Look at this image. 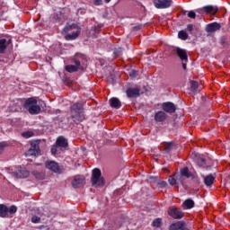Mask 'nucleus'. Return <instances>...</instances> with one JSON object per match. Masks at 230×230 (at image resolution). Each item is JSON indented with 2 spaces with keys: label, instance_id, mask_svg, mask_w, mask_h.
Segmentation results:
<instances>
[{
  "label": "nucleus",
  "instance_id": "23",
  "mask_svg": "<svg viewBox=\"0 0 230 230\" xmlns=\"http://www.w3.org/2000/svg\"><path fill=\"white\" fill-rule=\"evenodd\" d=\"M182 207L186 209H192V208H195V201L191 199H188L182 203Z\"/></svg>",
  "mask_w": 230,
  "mask_h": 230
},
{
  "label": "nucleus",
  "instance_id": "25",
  "mask_svg": "<svg viewBox=\"0 0 230 230\" xmlns=\"http://www.w3.org/2000/svg\"><path fill=\"white\" fill-rule=\"evenodd\" d=\"M178 37L179 39H181V40H188V32H186V31H180L178 32Z\"/></svg>",
  "mask_w": 230,
  "mask_h": 230
},
{
  "label": "nucleus",
  "instance_id": "10",
  "mask_svg": "<svg viewBox=\"0 0 230 230\" xmlns=\"http://www.w3.org/2000/svg\"><path fill=\"white\" fill-rule=\"evenodd\" d=\"M74 62H75V65L66 66L65 69H66V71H67V73H75L78 69L82 68L81 64H80V60L75 59Z\"/></svg>",
  "mask_w": 230,
  "mask_h": 230
},
{
  "label": "nucleus",
  "instance_id": "49",
  "mask_svg": "<svg viewBox=\"0 0 230 230\" xmlns=\"http://www.w3.org/2000/svg\"><path fill=\"white\" fill-rule=\"evenodd\" d=\"M105 3H111V0H104Z\"/></svg>",
  "mask_w": 230,
  "mask_h": 230
},
{
  "label": "nucleus",
  "instance_id": "18",
  "mask_svg": "<svg viewBox=\"0 0 230 230\" xmlns=\"http://www.w3.org/2000/svg\"><path fill=\"white\" fill-rule=\"evenodd\" d=\"M12 42V40L10 39L8 42H6V39H1L0 40V53H4L6 50V48H8V44Z\"/></svg>",
  "mask_w": 230,
  "mask_h": 230
},
{
  "label": "nucleus",
  "instance_id": "29",
  "mask_svg": "<svg viewBox=\"0 0 230 230\" xmlns=\"http://www.w3.org/2000/svg\"><path fill=\"white\" fill-rule=\"evenodd\" d=\"M22 137H25V139H30V137H33V132L32 131H25L22 133Z\"/></svg>",
  "mask_w": 230,
  "mask_h": 230
},
{
  "label": "nucleus",
  "instance_id": "24",
  "mask_svg": "<svg viewBox=\"0 0 230 230\" xmlns=\"http://www.w3.org/2000/svg\"><path fill=\"white\" fill-rule=\"evenodd\" d=\"M0 217L1 218H8V207L0 204Z\"/></svg>",
  "mask_w": 230,
  "mask_h": 230
},
{
  "label": "nucleus",
  "instance_id": "19",
  "mask_svg": "<svg viewBox=\"0 0 230 230\" xmlns=\"http://www.w3.org/2000/svg\"><path fill=\"white\" fill-rule=\"evenodd\" d=\"M176 53H177L178 57L181 58V60H182V61L188 60V54L186 53V51L184 49L177 48Z\"/></svg>",
  "mask_w": 230,
  "mask_h": 230
},
{
  "label": "nucleus",
  "instance_id": "39",
  "mask_svg": "<svg viewBox=\"0 0 230 230\" xmlns=\"http://www.w3.org/2000/svg\"><path fill=\"white\" fill-rule=\"evenodd\" d=\"M188 17H190V19H195V17H197V14L195 13L194 11H190L188 13Z\"/></svg>",
  "mask_w": 230,
  "mask_h": 230
},
{
  "label": "nucleus",
  "instance_id": "44",
  "mask_svg": "<svg viewBox=\"0 0 230 230\" xmlns=\"http://www.w3.org/2000/svg\"><path fill=\"white\" fill-rule=\"evenodd\" d=\"M51 154H53V155L57 154V146H53L51 148Z\"/></svg>",
  "mask_w": 230,
  "mask_h": 230
},
{
  "label": "nucleus",
  "instance_id": "46",
  "mask_svg": "<svg viewBox=\"0 0 230 230\" xmlns=\"http://www.w3.org/2000/svg\"><path fill=\"white\" fill-rule=\"evenodd\" d=\"M134 28H135L136 31L141 30V28H143V25H138V26H136Z\"/></svg>",
  "mask_w": 230,
  "mask_h": 230
},
{
  "label": "nucleus",
  "instance_id": "50",
  "mask_svg": "<svg viewBox=\"0 0 230 230\" xmlns=\"http://www.w3.org/2000/svg\"><path fill=\"white\" fill-rule=\"evenodd\" d=\"M12 111H18L17 109H15V110H12Z\"/></svg>",
  "mask_w": 230,
  "mask_h": 230
},
{
  "label": "nucleus",
  "instance_id": "17",
  "mask_svg": "<svg viewBox=\"0 0 230 230\" xmlns=\"http://www.w3.org/2000/svg\"><path fill=\"white\" fill-rule=\"evenodd\" d=\"M110 105L113 109H120L121 108V101L119 99L113 97L110 99Z\"/></svg>",
  "mask_w": 230,
  "mask_h": 230
},
{
  "label": "nucleus",
  "instance_id": "7",
  "mask_svg": "<svg viewBox=\"0 0 230 230\" xmlns=\"http://www.w3.org/2000/svg\"><path fill=\"white\" fill-rule=\"evenodd\" d=\"M45 166L50 172H54V173H60V166L55 161H47Z\"/></svg>",
  "mask_w": 230,
  "mask_h": 230
},
{
  "label": "nucleus",
  "instance_id": "36",
  "mask_svg": "<svg viewBox=\"0 0 230 230\" xmlns=\"http://www.w3.org/2000/svg\"><path fill=\"white\" fill-rule=\"evenodd\" d=\"M137 75H139V71L131 70V71L129 72V76H130V78H136V76H137Z\"/></svg>",
  "mask_w": 230,
  "mask_h": 230
},
{
  "label": "nucleus",
  "instance_id": "9",
  "mask_svg": "<svg viewBox=\"0 0 230 230\" xmlns=\"http://www.w3.org/2000/svg\"><path fill=\"white\" fill-rule=\"evenodd\" d=\"M207 15H215L218 12V6L217 5H205L201 9Z\"/></svg>",
  "mask_w": 230,
  "mask_h": 230
},
{
  "label": "nucleus",
  "instance_id": "14",
  "mask_svg": "<svg viewBox=\"0 0 230 230\" xmlns=\"http://www.w3.org/2000/svg\"><path fill=\"white\" fill-rule=\"evenodd\" d=\"M168 117V115H166V112L164 111H157L155 114V120L157 122V123H163V121H165L166 120V118Z\"/></svg>",
  "mask_w": 230,
  "mask_h": 230
},
{
  "label": "nucleus",
  "instance_id": "22",
  "mask_svg": "<svg viewBox=\"0 0 230 230\" xmlns=\"http://www.w3.org/2000/svg\"><path fill=\"white\" fill-rule=\"evenodd\" d=\"M213 182H215V176H213V174H209L204 177V184L208 187L213 186Z\"/></svg>",
  "mask_w": 230,
  "mask_h": 230
},
{
  "label": "nucleus",
  "instance_id": "37",
  "mask_svg": "<svg viewBox=\"0 0 230 230\" xmlns=\"http://www.w3.org/2000/svg\"><path fill=\"white\" fill-rule=\"evenodd\" d=\"M32 224H39L40 222V217L37 216H33L31 217Z\"/></svg>",
  "mask_w": 230,
  "mask_h": 230
},
{
  "label": "nucleus",
  "instance_id": "42",
  "mask_svg": "<svg viewBox=\"0 0 230 230\" xmlns=\"http://www.w3.org/2000/svg\"><path fill=\"white\" fill-rule=\"evenodd\" d=\"M149 182H155L157 181V176H148Z\"/></svg>",
  "mask_w": 230,
  "mask_h": 230
},
{
  "label": "nucleus",
  "instance_id": "47",
  "mask_svg": "<svg viewBox=\"0 0 230 230\" xmlns=\"http://www.w3.org/2000/svg\"><path fill=\"white\" fill-rule=\"evenodd\" d=\"M93 30H94L95 33H98L100 31V28H98V27H94Z\"/></svg>",
  "mask_w": 230,
  "mask_h": 230
},
{
  "label": "nucleus",
  "instance_id": "48",
  "mask_svg": "<svg viewBox=\"0 0 230 230\" xmlns=\"http://www.w3.org/2000/svg\"><path fill=\"white\" fill-rule=\"evenodd\" d=\"M182 68L186 69V63L182 62Z\"/></svg>",
  "mask_w": 230,
  "mask_h": 230
},
{
  "label": "nucleus",
  "instance_id": "45",
  "mask_svg": "<svg viewBox=\"0 0 230 230\" xmlns=\"http://www.w3.org/2000/svg\"><path fill=\"white\" fill-rule=\"evenodd\" d=\"M71 28H72L71 25L66 26L64 28V31H69V30H71Z\"/></svg>",
  "mask_w": 230,
  "mask_h": 230
},
{
  "label": "nucleus",
  "instance_id": "35",
  "mask_svg": "<svg viewBox=\"0 0 230 230\" xmlns=\"http://www.w3.org/2000/svg\"><path fill=\"white\" fill-rule=\"evenodd\" d=\"M113 53H114L115 57H119V55H121V53H123V49L117 48L114 49Z\"/></svg>",
  "mask_w": 230,
  "mask_h": 230
},
{
  "label": "nucleus",
  "instance_id": "12",
  "mask_svg": "<svg viewBox=\"0 0 230 230\" xmlns=\"http://www.w3.org/2000/svg\"><path fill=\"white\" fill-rule=\"evenodd\" d=\"M186 227V222L184 221H177L175 223H172L169 226V230H182Z\"/></svg>",
  "mask_w": 230,
  "mask_h": 230
},
{
  "label": "nucleus",
  "instance_id": "2",
  "mask_svg": "<svg viewBox=\"0 0 230 230\" xmlns=\"http://www.w3.org/2000/svg\"><path fill=\"white\" fill-rule=\"evenodd\" d=\"M71 114L75 121H84L85 115H84V106L81 103H75L71 106Z\"/></svg>",
  "mask_w": 230,
  "mask_h": 230
},
{
  "label": "nucleus",
  "instance_id": "20",
  "mask_svg": "<svg viewBox=\"0 0 230 230\" xmlns=\"http://www.w3.org/2000/svg\"><path fill=\"white\" fill-rule=\"evenodd\" d=\"M79 36H80V30H77L76 31L66 34L65 36V39L66 40H75V39H78Z\"/></svg>",
  "mask_w": 230,
  "mask_h": 230
},
{
  "label": "nucleus",
  "instance_id": "6",
  "mask_svg": "<svg viewBox=\"0 0 230 230\" xmlns=\"http://www.w3.org/2000/svg\"><path fill=\"white\" fill-rule=\"evenodd\" d=\"M85 184V178L82 175H77L74 177V180L72 181V187L75 188V190L78 188H82Z\"/></svg>",
  "mask_w": 230,
  "mask_h": 230
},
{
  "label": "nucleus",
  "instance_id": "31",
  "mask_svg": "<svg viewBox=\"0 0 230 230\" xmlns=\"http://www.w3.org/2000/svg\"><path fill=\"white\" fill-rule=\"evenodd\" d=\"M190 89L197 91L199 89V83L197 81H190Z\"/></svg>",
  "mask_w": 230,
  "mask_h": 230
},
{
  "label": "nucleus",
  "instance_id": "15",
  "mask_svg": "<svg viewBox=\"0 0 230 230\" xmlns=\"http://www.w3.org/2000/svg\"><path fill=\"white\" fill-rule=\"evenodd\" d=\"M126 94L128 98H137L139 96V89L138 88H128L126 91Z\"/></svg>",
  "mask_w": 230,
  "mask_h": 230
},
{
  "label": "nucleus",
  "instance_id": "1",
  "mask_svg": "<svg viewBox=\"0 0 230 230\" xmlns=\"http://www.w3.org/2000/svg\"><path fill=\"white\" fill-rule=\"evenodd\" d=\"M91 182L94 188H103L105 186V179L102 176L100 169L95 168L93 170Z\"/></svg>",
  "mask_w": 230,
  "mask_h": 230
},
{
  "label": "nucleus",
  "instance_id": "30",
  "mask_svg": "<svg viewBox=\"0 0 230 230\" xmlns=\"http://www.w3.org/2000/svg\"><path fill=\"white\" fill-rule=\"evenodd\" d=\"M32 175H34V177L36 179H40V181H42V179H44V173H42V172L34 171V172H32Z\"/></svg>",
  "mask_w": 230,
  "mask_h": 230
},
{
  "label": "nucleus",
  "instance_id": "21",
  "mask_svg": "<svg viewBox=\"0 0 230 230\" xmlns=\"http://www.w3.org/2000/svg\"><path fill=\"white\" fill-rule=\"evenodd\" d=\"M194 163H196V164L198 166H199L200 168H204V166H206V159L201 157V156H195L194 157Z\"/></svg>",
  "mask_w": 230,
  "mask_h": 230
},
{
  "label": "nucleus",
  "instance_id": "16",
  "mask_svg": "<svg viewBox=\"0 0 230 230\" xmlns=\"http://www.w3.org/2000/svg\"><path fill=\"white\" fill-rule=\"evenodd\" d=\"M56 145H57V146H59L61 148H67V146H68L67 138H66L64 137H58V139L56 141Z\"/></svg>",
  "mask_w": 230,
  "mask_h": 230
},
{
  "label": "nucleus",
  "instance_id": "40",
  "mask_svg": "<svg viewBox=\"0 0 230 230\" xmlns=\"http://www.w3.org/2000/svg\"><path fill=\"white\" fill-rule=\"evenodd\" d=\"M102 4H103V0H93V4L95 6H102Z\"/></svg>",
  "mask_w": 230,
  "mask_h": 230
},
{
  "label": "nucleus",
  "instance_id": "41",
  "mask_svg": "<svg viewBox=\"0 0 230 230\" xmlns=\"http://www.w3.org/2000/svg\"><path fill=\"white\" fill-rule=\"evenodd\" d=\"M5 146H6L5 142H0V154H3V151L4 150Z\"/></svg>",
  "mask_w": 230,
  "mask_h": 230
},
{
  "label": "nucleus",
  "instance_id": "34",
  "mask_svg": "<svg viewBox=\"0 0 230 230\" xmlns=\"http://www.w3.org/2000/svg\"><path fill=\"white\" fill-rule=\"evenodd\" d=\"M172 148H173V142H169L165 145V152H172Z\"/></svg>",
  "mask_w": 230,
  "mask_h": 230
},
{
  "label": "nucleus",
  "instance_id": "28",
  "mask_svg": "<svg viewBox=\"0 0 230 230\" xmlns=\"http://www.w3.org/2000/svg\"><path fill=\"white\" fill-rule=\"evenodd\" d=\"M162 223H163V219L158 217L153 221L152 226L153 227H160Z\"/></svg>",
  "mask_w": 230,
  "mask_h": 230
},
{
  "label": "nucleus",
  "instance_id": "3",
  "mask_svg": "<svg viewBox=\"0 0 230 230\" xmlns=\"http://www.w3.org/2000/svg\"><path fill=\"white\" fill-rule=\"evenodd\" d=\"M24 107L30 114H39L40 112V106L37 104V99L33 97L25 101Z\"/></svg>",
  "mask_w": 230,
  "mask_h": 230
},
{
  "label": "nucleus",
  "instance_id": "11",
  "mask_svg": "<svg viewBox=\"0 0 230 230\" xmlns=\"http://www.w3.org/2000/svg\"><path fill=\"white\" fill-rule=\"evenodd\" d=\"M163 110L169 114H173V112L177 111V108L175 107V104H173V102H168L163 104Z\"/></svg>",
  "mask_w": 230,
  "mask_h": 230
},
{
  "label": "nucleus",
  "instance_id": "27",
  "mask_svg": "<svg viewBox=\"0 0 230 230\" xmlns=\"http://www.w3.org/2000/svg\"><path fill=\"white\" fill-rule=\"evenodd\" d=\"M25 155L27 157H31V155H39V151L35 149H29L26 153Z\"/></svg>",
  "mask_w": 230,
  "mask_h": 230
},
{
  "label": "nucleus",
  "instance_id": "8",
  "mask_svg": "<svg viewBox=\"0 0 230 230\" xmlns=\"http://www.w3.org/2000/svg\"><path fill=\"white\" fill-rule=\"evenodd\" d=\"M169 217H172V218L179 220L184 217V213L181 210V208H172L171 210L168 211Z\"/></svg>",
  "mask_w": 230,
  "mask_h": 230
},
{
  "label": "nucleus",
  "instance_id": "43",
  "mask_svg": "<svg viewBox=\"0 0 230 230\" xmlns=\"http://www.w3.org/2000/svg\"><path fill=\"white\" fill-rule=\"evenodd\" d=\"M193 30V24L187 25V31H191Z\"/></svg>",
  "mask_w": 230,
  "mask_h": 230
},
{
  "label": "nucleus",
  "instance_id": "32",
  "mask_svg": "<svg viewBox=\"0 0 230 230\" xmlns=\"http://www.w3.org/2000/svg\"><path fill=\"white\" fill-rule=\"evenodd\" d=\"M17 213V207L13 205L8 208V215H13Z\"/></svg>",
  "mask_w": 230,
  "mask_h": 230
},
{
  "label": "nucleus",
  "instance_id": "4",
  "mask_svg": "<svg viewBox=\"0 0 230 230\" xmlns=\"http://www.w3.org/2000/svg\"><path fill=\"white\" fill-rule=\"evenodd\" d=\"M10 175L11 177H13V179H26V177L30 176V172L22 167H20L17 171L11 172Z\"/></svg>",
  "mask_w": 230,
  "mask_h": 230
},
{
  "label": "nucleus",
  "instance_id": "33",
  "mask_svg": "<svg viewBox=\"0 0 230 230\" xmlns=\"http://www.w3.org/2000/svg\"><path fill=\"white\" fill-rule=\"evenodd\" d=\"M157 186H158V188L163 189V188H166V186H168V183L165 181H161L160 180L157 182Z\"/></svg>",
  "mask_w": 230,
  "mask_h": 230
},
{
  "label": "nucleus",
  "instance_id": "5",
  "mask_svg": "<svg viewBox=\"0 0 230 230\" xmlns=\"http://www.w3.org/2000/svg\"><path fill=\"white\" fill-rule=\"evenodd\" d=\"M155 8L164 10L172 6V0H154Z\"/></svg>",
  "mask_w": 230,
  "mask_h": 230
},
{
  "label": "nucleus",
  "instance_id": "26",
  "mask_svg": "<svg viewBox=\"0 0 230 230\" xmlns=\"http://www.w3.org/2000/svg\"><path fill=\"white\" fill-rule=\"evenodd\" d=\"M181 175L183 177L190 178L191 177V172H190V169L188 167H184L183 169L181 170Z\"/></svg>",
  "mask_w": 230,
  "mask_h": 230
},
{
  "label": "nucleus",
  "instance_id": "38",
  "mask_svg": "<svg viewBox=\"0 0 230 230\" xmlns=\"http://www.w3.org/2000/svg\"><path fill=\"white\" fill-rule=\"evenodd\" d=\"M177 178L176 175L174 176H170L169 178V183L171 184V186H174L175 185V179Z\"/></svg>",
  "mask_w": 230,
  "mask_h": 230
},
{
  "label": "nucleus",
  "instance_id": "13",
  "mask_svg": "<svg viewBox=\"0 0 230 230\" xmlns=\"http://www.w3.org/2000/svg\"><path fill=\"white\" fill-rule=\"evenodd\" d=\"M221 26L218 22H212L208 23L206 26V31L207 33H213V31H217V30H220Z\"/></svg>",
  "mask_w": 230,
  "mask_h": 230
}]
</instances>
